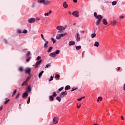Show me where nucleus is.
<instances>
[{
	"instance_id": "51",
	"label": "nucleus",
	"mask_w": 125,
	"mask_h": 125,
	"mask_svg": "<svg viewBox=\"0 0 125 125\" xmlns=\"http://www.w3.org/2000/svg\"><path fill=\"white\" fill-rule=\"evenodd\" d=\"M30 79H31V77L28 76L27 79L26 80H25L26 82H28V81H29V80H30Z\"/></svg>"
},
{
	"instance_id": "49",
	"label": "nucleus",
	"mask_w": 125,
	"mask_h": 125,
	"mask_svg": "<svg viewBox=\"0 0 125 125\" xmlns=\"http://www.w3.org/2000/svg\"><path fill=\"white\" fill-rule=\"evenodd\" d=\"M30 60H31V57L28 58L26 59V61L27 62H29V61H30Z\"/></svg>"
},
{
	"instance_id": "27",
	"label": "nucleus",
	"mask_w": 125,
	"mask_h": 125,
	"mask_svg": "<svg viewBox=\"0 0 125 125\" xmlns=\"http://www.w3.org/2000/svg\"><path fill=\"white\" fill-rule=\"evenodd\" d=\"M53 47L52 46H50L49 48V50L47 51V52L48 53H49V52H51V51L52 50Z\"/></svg>"
},
{
	"instance_id": "33",
	"label": "nucleus",
	"mask_w": 125,
	"mask_h": 125,
	"mask_svg": "<svg viewBox=\"0 0 125 125\" xmlns=\"http://www.w3.org/2000/svg\"><path fill=\"white\" fill-rule=\"evenodd\" d=\"M51 40L52 41V42H53V43H55V42H56V40H55L53 38H51Z\"/></svg>"
},
{
	"instance_id": "32",
	"label": "nucleus",
	"mask_w": 125,
	"mask_h": 125,
	"mask_svg": "<svg viewBox=\"0 0 125 125\" xmlns=\"http://www.w3.org/2000/svg\"><path fill=\"white\" fill-rule=\"evenodd\" d=\"M19 72H23V67H20L19 68Z\"/></svg>"
},
{
	"instance_id": "4",
	"label": "nucleus",
	"mask_w": 125,
	"mask_h": 125,
	"mask_svg": "<svg viewBox=\"0 0 125 125\" xmlns=\"http://www.w3.org/2000/svg\"><path fill=\"white\" fill-rule=\"evenodd\" d=\"M66 26H65L64 27L62 26H58L56 27L57 30H58L59 31H62V30H65L66 28Z\"/></svg>"
},
{
	"instance_id": "54",
	"label": "nucleus",
	"mask_w": 125,
	"mask_h": 125,
	"mask_svg": "<svg viewBox=\"0 0 125 125\" xmlns=\"http://www.w3.org/2000/svg\"><path fill=\"white\" fill-rule=\"evenodd\" d=\"M32 7H35V2H33V3H32Z\"/></svg>"
},
{
	"instance_id": "14",
	"label": "nucleus",
	"mask_w": 125,
	"mask_h": 125,
	"mask_svg": "<svg viewBox=\"0 0 125 125\" xmlns=\"http://www.w3.org/2000/svg\"><path fill=\"white\" fill-rule=\"evenodd\" d=\"M76 41L77 42H80L81 41V36H80V34L79 33H77Z\"/></svg>"
},
{
	"instance_id": "28",
	"label": "nucleus",
	"mask_w": 125,
	"mask_h": 125,
	"mask_svg": "<svg viewBox=\"0 0 125 125\" xmlns=\"http://www.w3.org/2000/svg\"><path fill=\"white\" fill-rule=\"evenodd\" d=\"M44 71H41L39 74V78H41V77H42V73H44Z\"/></svg>"
},
{
	"instance_id": "8",
	"label": "nucleus",
	"mask_w": 125,
	"mask_h": 125,
	"mask_svg": "<svg viewBox=\"0 0 125 125\" xmlns=\"http://www.w3.org/2000/svg\"><path fill=\"white\" fill-rule=\"evenodd\" d=\"M28 22L30 23H35L36 22V19L34 18H30L28 20Z\"/></svg>"
},
{
	"instance_id": "42",
	"label": "nucleus",
	"mask_w": 125,
	"mask_h": 125,
	"mask_svg": "<svg viewBox=\"0 0 125 125\" xmlns=\"http://www.w3.org/2000/svg\"><path fill=\"white\" fill-rule=\"evenodd\" d=\"M62 89H64V87H62L58 89V90H59V92H60V91H62Z\"/></svg>"
},
{
	"instance_id": "44",
	"label": "nucleus",
	"mask_w": 125,
	"mask_h": 125,
	"mask_svg": "<svg viewBox=\"0 0 125 125\" xmlns=\"http://www.w3.org/2000/svg\"><path fill=\"white\" fill-rule=\"evenodd\" d=\"M30 100H31V98L30 97H28V101H27V104H30Z\"/></svg>"
},
{
	"instance_id": "12",
	"label": "nucleus",
	"mask_w": 125,
	"mask_h": 125,
	"mask_svg": "<svg viewBox=\"0 0 125 125\" xmlns=\"http://www.w3.org/2000/svg\"><path fill=\"white\" fill-rule=\"evenodd\" d=\"M98 20L97 21L96 24L97 26H98V25H99V24H100V22H101V20L103 19V17L101 18H99V19H97Z\"/></svg>"
},
{
	"instance_id": "10",
	"label": "nucleus",
	"mask_w": 125,
	"mask_h": 125,
	"mask_svg": "<svg viewBox=\"0 0 125 125\" xmlns=\"http://www.w3.org/2000/svg\"><path fill=\"white\" fill-rule=\"evenodd\" d=\"M72 15L75 17H79V11H74L72 12Z\"/></svg>"
},
{
	"instance_id": "13",
	"label": "nucleus",
	"mask_w": 125,
	"mask_h": 125,
	"mask_svg": "<svg viewBox=\"0 0 125 125\" xmlns=\"http://www.w3.org/2000/svg\"><path fill=\"white\" fill-rule=\"evenodd\" d=\"M44 42H45L44 44L43 47L45 49L47 48V47H48V44L49 43V42H48V41H46V40H45V41H44Z\"/></svg>"
},
{
	"instance_id": "29",
	"label": "nucleus",
	"mask_w": 125,
	"mask_h": 125,
	"mask_svg": "<svg viewBox=\"0 0 125 125\" xmlns=\"http://www.w3.org/2000/svg\"><path fill=\"white\" fill-rule=\"evenodd\" d=\"M55 78V79H58V80H59V79H60V75L59 74H56Z\"/></svg>"
},
{
	"instance_id": "48",
	"label": "nucleus",
	"mask_w": 125,
	"mask_h": 125,
	"mask_svg": "<svg viewBox=\"0 0 125 125\" xmlns=\"http://www.w3.org/2000/svg\"><path fill=\"white\" fill-rule=\"evenodd\" d=\"M53 80V77H52V76H51L50 77V79L49 80V82H51V81Z\"/></svg>"
},
{
	"instance_id": "61",
	"label": "nucleus",
	"mask_w": 125,
	"mask_h": 125,
	"mask_svg": "<svg viewBox=\"0 0 125 125\" xmlns=\"http://www.w3.org/2000/svg\"><path fill=\"white\" fill-rule=\"evenodd\" d=\"M120 69H121V67H118L117 69V71H120Z\"/></svg>"
},
{
	"instance_id": "11",
	"label": "nucleus",
	"mask_w": 125,
	"mask_h": 125,
	"mask_svg": "<svg viewBox=\"0 0 125 125\" xmlns=\"http://www.w3.org/2000/svg\"><path fill=\"white\" fill-rule=\"evenodd\" d=\"M58 121H59L58 118H57V117H55V118L53 119V124H54L55 125H57V124H58Z\"/></svg>"
},
{
	"instance_id": "55",
	"label": "nucleus",
	"mask_w": 125,
	"mask_h": 125,
	"mask_svg": "<svg viewBox=\"0 0 125 125\" xmlns=\"http://www.w3.org/2000/svg\"><path fill=\"white\" fill-rule=\"evenodd\" d=\"M73 2L77 3L78 2V0H73Z\"/></svg>"
},
{
	"instance_id": "22",
	"label": "nucleus",
	"mask_w": 125,
	"mask_h": 125,
	"mask_svg": "<svg viewBox=\"0 0 125 125\" xmlns=\"http://www.w3.org/2000/svg\"><path fill=\"white\" fill-rule=\"evenodd\" d=\"M71 88V86L70 85H66L65 87V90H69Z\"/></svg>"
},
{
	"instance_id": "30",
	"label": "nucleus",
	"mask_w": 125,
	"mask_h": 125,
	"mask_svg": "<svg viewBox=\"0 0 125 125\" xmlns=\"http://www.w3.org/2000/svg\"><path fill=\"white\" fill-rule=\"evenodd\" d=\"M16 92H17V90L15 89L14 92H13V95L12 96V97H13V96H14V95H15V94L16 93Z\"/></svg>"
},
{
	"instance_id": "26",
	"label": "nucleus",
	"mask_w": 125,
	"mask_h": 125,
	"mask_svg": "<svg viewBox=\"0 0 125 125\" xmlns=\"http://www.w3.org/2000/svg\"><path fill=\"white\" fill-rule=\"evenodd\" d=\"M96 37V34L95 33H93L91 35V37L92 39H93L94 38H95Z\"/></svg>"
},
{
	"instance_id": "15",
	"label": "nucleus",
	"mask_w": 125,
	"mask_h": 125,
	"mask_svg": "<svg viewBox=\"0 0 125 125\" xmlns=\"http://www.w3.org/2000/svg\"><path fill=\"white\" fill-rule=\"evenodd\" d=\"M22 98H27L28 97V92H25L22 95Z\"/></svg>"
},
{
	"instance_id": "59",
	"label": "nucleus",
	"mask_w": 125,
	"mask_h": 125,
	"mask_svg": "<svg viewBox=\"0 0 125 125\" xmlns=\"http://www.w3.org/2000/svg\"><path fill=\"white\" fill-rule=\"evenodd\" d=\"M121 119H122V120H123V121H125V118H124V116H122Z\"/></svg>"
},
{
	"instance_id": "23",
	"label": "nucleus",
	"mask_w": 125,
	"mask_h": 125,
	"mask_svg": "<svg viewBox=\"0 0 125 125\" xmlns=\"http://www.w3.org/2000/svg\"><path fill=\"white\" fill-rule=\"evenodd\" d=\"M27 84H28V82L25 81L24 82H23L21 85H22V86H23V85H27Z\"/></svg>"
},
{
	"instance_id": "35",
	"label": "nucleus",
	"mask_w": 125,
	"mask_h": 125,
	"mask_svg": "<svg viewBox=\"0 0 125 125\" xmlns=\"http://www.w3.org/2000/svg\"><path fill=\"white\" fill-rule=\"evenodd\" d=\"M76 89H78V87H76V88L73 87L72 88L71 91V92L75 91V90H76Z\"/></svg>"
},
{
	"instance_id": "34",
	"label": "nucleus",
	"mask_w": 125,
	"mask_h": 125,
	"mask_svg": "<svg viewBox=\"0 0 125 125\" xmlns=\"http://www.w3.org/2000/svg\"><path fill=\"white\" fill-rule=\"evenodd\" d=\"M101 100H102V97H99L98 98V100H97V102H99V101H101Z\"/></svg>"
},
{
	"instance_id": "9",
	"label": "nucleus",
	"mask_w": 125,
	"mask_h": 125,
	"mask_svg": "<svg viewBox=\"0 0 125 125\" xmlns=\"http://www.w3.org/2000/svg\"><path fill=\"white\" fill-rule=\"evenodd\" d=\"M67 91L62 92L61 94L60 95V96L61 98H63L65 96V95H67Z\"/></svg>"
},
{
	"instance_id": "17",
	"label": "nucleus",
	"mask_w": 125,
	"mask_h": 125,
	"mask_svg": "<svg viewBox=\"0 0 125 125\" xmlns=\"http://www.w3.org/2000/svg\"><path fill=\"white\" fill-rule=\"evenodd\" d=\"M62 6H63L64 8H67V7H68V4H67V2H64L62 3Z\"/></svg>"
},
{
	"instance_id": "56",
	"label": "nucleus",
	"mask_w": 125,
	"mask_h": 125,
	"mask_svg": "<svg viewBox=\"0 0 125 125\" xmlns=\"http://www.w3.org/2000/svg\"><path fill=\"white\" fill-rule=\"evenodd\" d=\"M4 42L5 43H8L7 40H6V39H4Z\"/></svg>"
},
{
	"instance_id": "39",
	"label": "nucleus",
	"mask_w": 125,
	"mask_h": 125,
	"mask_svg": "<svg viewBox=\"0 0 125 125\" xmlns=\"http://www.w3.org/2000/svg\"><path fill=\"white\" fill-rule=\"evenodd\" d=\"M30 55H31V52L28 51L27 53L26 54V57H29V56Z\"/></svg>"
},
{
	"instance_id": "25",
	"label": "nucleus",
	"mask_w": 125,
	"mask_h": 125,
	"mask_svg": "<svg viewBox=\"0 0 125 125\" xmlns=\"http://www.w3.org/2000/svg\"><path fill=\"white\" fill-rule=\"evenodd\" d=\"M56 100H58L59 102H61L62 99L60 97H57L56 98Z\"/></svg>"
},
{
	"instance_id": "3",
	"label": "nucleus",
	"mask_w": 125,
	"mask_h": 125,
	"mask_svg": "<svg viewBox=\"0 0 125 125\" xmlns=\"http://www.w3.org/2000/svg\"><path fill=\"white\" fill-rule=\"evenodd\" d=\"M67 35V33H64L63 34H57L56 39V40H60L61 38H63V37H65V36Z\"/></svg>"
},
{
	"instance_id": "36",
	"label": "nucleus",
	"mask_w": 125,
	"mask_h": 125,
	"mask_svg": "<svg viewBox=\"0 0 125 125\" xmlns=\"http://www.w3.org/2000/svg\"><path fill=\"white\" fill-rule=\"evenodd\" d=\"M41 38H42V39L43 40V41H44V42H45V41H46V40L44 39V38L43 37V35L41 34Z\"/></svg>"
},
{
	"instance_id": "38",
	"label": "nucleus",
	"mask_w": 125,
	"mask_h": 125,
	"mask_svg": "<svg viewBox=\"0 0 125 125\" xmlns=\"http://www.w3.org/2000/svg\"><path fill=\"white\" fill-rule=\"evenodd\" d=\"M112 5H116V4H117V1H113L112 2Z\"/></svg>"
},
{
	"instance_id": "63",
	"label": "nucleus",
	"mask_w": 125,
	"mask_h": 125,
	"mask_svg": "<svg viewBox=\"0 0 125 125\" xmlns=\"http://www.w3.org/2000/svg\"><path fill=\"white\" fill-rule=\"evenodd\" d=\"M68 13L69 14H70V15H71V14H72V12L71 11H68Z\"/></svg>"
},
{
	"instance_id": "1",
	"label": "nucleus",
	"mask_w": 125,
	"mask_h": 125,
	"mask_svg": "<svg viewBox=\"0 0 125 125\" xmlns=\"http://www.w3.org/2000/svg\"><path fill=\"white\" fill-rule=\"evenodd\" d=\"M38 3H43L44 5H49L51 3L48 0H38Z\"/></svg>"
},
{
	"instance_id": "53",
	"label": "nucleus",
	"mask_w": 125,
	"mask_h": 125,
	"mask_svg": "<svg viewBox=\"0 0 125 125\" xmlns=\"http://www.w3.org/2000/svg\"><path fill=\"white\" fill-rule=\"evenodd\" d=\"M48 15H49V14L48 13H45L44 14L45 16H48Z\"/></svg>"
},
{
	"instance_id": "20",
	"label": "nucleus",
	"mask_w": 125,
	"mask_h": 125,
	"mask_svg": "<svg viewBox=\"0 0 125 125\" xmlns=\"http://www.w3.org/2000/svg\"><path fill=\"white\" fill-rule=\"evenodd\" d=\"M32 90V89H31V86H29L27 89H26V92H27V93L28 92H30V91Z\"/></svg>"
},
{
	"instance_id": "16",
	"label": "nucleus",
	"mask_w": 125,
	"mask_h": 125,
	"mask_svg": "<svg viewBox=\"0 0 125 125\" xmlns=\"http://www.w3.org/2000/svg\"><path fill=\"white\" fill-rule=\"evenodd\" d=\"M68 44L70 46L71 45H75V44H76V42H75V41H71L69 42Z\"/></svg>"
},
{
	"instance_id": "6",
	"label": "nucleus",
	"mask_w": 125,
	"mask_h": 125,
	"mask_svg": "<svg viewBox=\"0 0 125 125\" xmlns=\"http://www.w3.org/2000/svg\"><path fill=\"white\" fill-rule=\"evenodd\" d=\"M31 68L26 67L25 69V74H28V75H30V74H31Z\"/></svg>"
},
{
	"instance_id": "50",
	"label": "nucleus",
	"mask_w": 125,
	"mask_h": 125,
	"mask_svg": "<svg viewBox=\"0 0 125 125\" xmlns=\"http://www.w3.org/2000/svg\"><path fill=\"white\" fill-rule=\"evenodd\" d=\"M84 52H85V51H83L82 52V58H83V56H84Z\"/></svg>"
},
{
	"instance_id": "64",
	"label": "nucleus",
	"mask_w": 125,
	"mask_h": 125,
	"mask_svg": "<svg viewBox=\"0 0 125 125\" xmlns=\"http://www.w3.org/2000/svg\"><path fill=\"white\" fill-rule=\"evenodd\" d=\"M1 110H2V106L0 107V111H1Z\"/></svg>"
},
{
	"instance_id": "24",
	"label": "nucleus",
	"mask_w": 125,
	"mask_h": 125,
	"mask_svg": "<svg viewBox=\"0 0 125 125\" xmlns=\"http://www.w3.org/2000/svg\"><path fill=\"white\" fill-rule=\"evenodd\" d=\"M117 23H119L117 21L113 20V22H111V24H113V25H116Z\"/></svg>"
},
{
	"instance_id": "21",
	"label": "nucleus",
	"mask_w": 125,
	"mask_h": 125,
	"mask_svg": "<svg viewBox=\"0 0 125 125\" xmlns=\"http://www.w3.org/2000/svg\"><path fill=\"white\" fill-rule=\"evenodd\" d=\"M103 22L104 24V25H107V24H108V22H107V20H106V19H104L103 20Z\"/></svg>"
},
{
	"instance_id": "58",
	"label": "nucleus",
	"mask_w": 125,
	"mask_h": 125,
	"mask_svg": "<svg viewBox=\"0 0 125 125\" xmlns=\"http://www.w3.org/2000/svg\"><path fill=\"white\" fill-rule=\"evenodd\" d=\"M123 89H124V90L125 91V83L124 84V86H123Z\"/></svg>"
},
{
	"instance_id": "41",
	"label": "nucleus",
	"mask_w": 125,
	"mask_h": 125,
	"mask_svg": "<svg viewBox=\"0 0 125 125\" xmlns=\"http://www.w3.org/2000/svg\"><path fill=\"white\" fill-rule=\"evenodd\" d=\"M84 98H85V97L84 96H83V97H82V98H80V99H78V101H82V99H84Z\"/></svg>"
},
{
	"instance_id": "31",
	"label": "nucleus",
	"mask_w": 125,
	"mask_h": 125,
	"mask_svg": "<svg viewBox=\"0 0 125 125\" xmlns=\"http://www.w3.org/2000/svg\"><path fill=\"white\" fill-rule=\"evenodd\" d=\"M82 48V46L81 45L76 46V49L77 50H80Z\"/></svg>"
},
{
	"instance_id": "45",
	"label": "nucleus",
	"mask_w": 125,
	"mask_h": 125,
	"mask_svg": "<svg viewBox=\"0 0 125 125\" xmlns=\"http://www.w3.org/2000/svg\"><path fill=\"white\" fill-rule=\"evenodd\" d=\"M9 101H10V99H8L7 100H6V101H5L4 104H6L7 103H8V102H9Z\"/></svg>"
},
{
	"instance_id": "7",
	"label": "nucleus",
	"mask_w": 125,
	"mask_h": 125,
	"mask_svg": "<svg viewBox=\"0 0 125 125\" xmlns=\"http://www.w3.org/2000/svg\"><path fill=\"white\" fill-rule=\"evenodd\" d=\"M42 62V60H40V61H37L35 64V68H38L39 65H40Z\"/></svg>"
},
{
	"instance_id": "43",
	"label": "nucleus",
	"mask_w": 125,
	"mask_h": 125,
	"mask_svg": "<svg viewBox=\"0 0 125 125\" xmlns=\"http://www.w3.org/2000/svg\"><path fill=\"white\" fill-rule=\"evenodd\" d=\"M60 53V50H56V51H55V54H59V53Z\"/></svg>"
},
{
	"instance_id": "60",
	"label": "nucleus",
	"mask_w": 125,
	"mask_h": 125,
	"mask_svg": "<svg viewBox=\"0 0 125 125\" xmlns=\"http://www.w3.org/2000/svg\"><path fill=\"white\" fill-rule=\"evenodd\" d=\"M120 18H121V19H123L125 18V17L123 16H121L120 17Z\"/></svg>"
},
{
	"instance_id": "57",
	"label": "nucleus",
	"mask_w": 125,
	"mask_h": 125,
	"mask_svg": "<svg viewBox=\"0 0 125 125\" xmlns=\"http://www.w3.org/2000/svg\"><path fill=\"white\" fill-rule=\"evenodd\" d=\"M81 106H82V104H80L79 106L77 105L78 109H80V108H81Z\"/></svg>"
},
{
	"instance_id": "19",
	"label": "nucleus",
	"mask_w": 125,
	"mask_h": 125,
	"mask_svg": "<svg viewBox=\"0 0 125 125\" xmlns=\"http://www.w3.org/2000/svg\"><path fill=\"white\" fill-rule=\"evenodd\" d=\"M99 42H95V43L94 44V46H96V47H98L99 46Z\"/></svg>"
},
{
	"instance_id": "47",
	"label": "nucleus",
	"mask_w": 125,
	"mask_h": 125,
	"mask_svg": "<svg viewBox=\"0 0 125 125\" xmlns=\"http://www.w3.org/2000/svg\"><path fill=\"white\" fill-rule=\"evenodd\" d=\"M50 66H51V65H50V63H49L46 65L45 68H49Z\"/></svg>"
},
{
	"instance_id": "37",
	"label": "nucleus",
	"mask_w": 125,
	"mask_h": 125,
	"mask_svg": "<svg viewBox=\"0 0 125 125\" xmlns=\"http://www.w3.org/2000/svg\"><path fill=\"white\" fill-rule=\"evenodd\" d=\"M21 95V94L20 93H19L17 95V96L16 97L15 99H18V98L19 97V96H20Z\"/></svg>"
},
{
	"instance_id": "52",
	"label": "nucleus",
	"mask_w": 125,
	"mask_h": 125,
	"mask_svg": "<svg viewBox=\"0 0 125 125\" xmlns=\"http://www.w3.org/2000/svg\"><path fill=\"white\" fill-rule=\"evenodd\" d=\"M41 57L40 56L37 57L36 60L39 61L40 59H41Z\"/></svg>"
},
{
	"instance_id": "62",
	"label": "nucleus",
	"mask_w": 125,
	"mask_h": 125,
	"mask_svg": "<svg viewBox=\"0 0 125 125\" xmlns=\"http://www.w3.org/2000/svg\"><path fill=\"white\" fill-rule=\"evenodd\" d=\"M58 33H62V30H59Z\"/></svg>"
},
{
	"instance_id": "18",
	"label": "nucleus",
	"mask_w": 125,
	"mask_h": 125,
	"mask_svg": "<svg viewBox=\"0 0 125 125\" xmlns=\"http://www.w3.org/2000/svg\"><path fill=\"white\" fill-rule=\"evenodd\" d=\"M49 56L53 58L55 57V56H56V54H55V52L51 53V54H49Z\"/></svg>"
},
{
	"instance_id": "2",
	"label": "nucleus",
	"mask_w": 125,
	"mask_h": 125,
	"mask_svg": "<svg viewBox=\"0 0 125 125\" xmlns=\"http://www.w3.org/2000/svg\"><path fill=\"white\" fill-rule=\"evenodd\" d=\"M57 96V94L56 93V92H53L52 95L49 97L50 101H53V100H54V98L53 97H56Z\"/></svg>"
},
{
	"instance_id": "5",
	"label": "nucleus",
	"mask_w": 125,
	"mask_h": 125,
	"mask_svg": "<svg viewBox=\"0 0 125 125\" xmlns=\"http://www.w3.org/2000/svg\"><path fill=\"white\" fill-rule=\"evenodd\" d=\"M94 16L96 18V19H99V18H102V17H103L101 15H97V13L96 12L94 13Z\"/></svg>"
},
{
	"instance_id": "40",
	"label": "nucleus",
	"mask_w": 125,
	"mask_h": 125,
	"mask_svg": "<svg viewBox=\"0 0 125 125\" xmlns=\"http://www.w3.org/2000/svg\"><path fill=\"white\" fill-rule=\"evenodd\" d=\"M23 34H27L28 33V31L26 29L23 30L22 32Z\"/></svg>"
},
{
	"instance_id": "46",
	"label": "nucleus",
	"mask_w": 125,
	"mask_h": 125,
	"mask_svg": "<svg viewBox=\"0 0 125 125\" xmlns=\"http://www.w3.org/2000/svg\"><path fill=\"white\" fill-rule=\"evenodd\" d=\"M17 33H18V34H21V33H22V31H21L20 29H18L17 30Z\"/></svg>"
}]
</instances>
